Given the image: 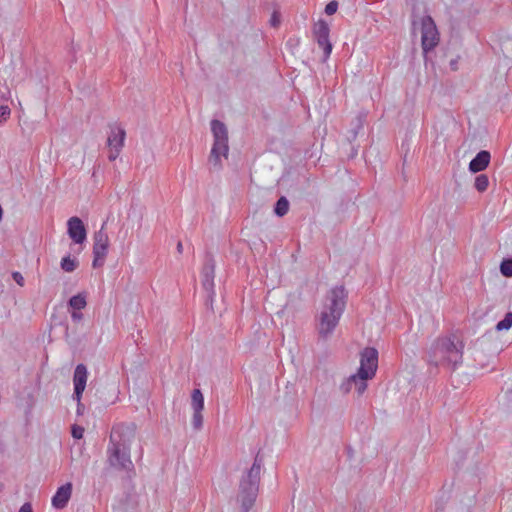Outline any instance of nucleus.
<instances>
[{
  "mask_svg": "<svg viewBox=\"0 0 512 512\" xmlns=\"http://www.w3.org/2000/svg\"><path fill=\"white\" fill-rule=\"evenodd\" d=\"M500 271L506 277L512 276V259H505L501 262Z\"/></svg>",
  "mask_w": 512,
  "mask_h": 512,
  "instance_id": "22",
  "label": "nucleus"
},
{
  "mask_svg": "<svg viewBox=\"0 0 512 512\" xmlns=\"http://www.w3.org/2000/svg\"><path fill=\"white\" fill-rule=\"evenodd\" d=\"M378 367V351L373 347H367L361 352L360 367L357 373L351 375L341 385L344 393H349L353 388L358 396H361L367 389V380L375 376Z\"/></svg>",
  "mask_w": 512,
  "mask_h": 512,
  "instance_id": "4",
  "label": "nucleus"
},
{
  "mask_svg": "<svg viewBox=\"0 0 512 512\" xmlns=\"http://www.w3.org/2000/svg\"><path fill=\"white\" fill-rule=\"evenodd\" d=\"M177 251H178L179 253H182V251H183V245H182V243H181V242H178V244H177Z\"/></svg>",
  "mask_w": 512,
  "mask_h": 512,
  "instance_id": "31",
  "label": "nucleus"
},
{
  "mask_svg": "<svg viewBox=\"0 0 512 512\" xmlns=\"http://www.w3.org/2000/svg\"><path fill=\"white\" fill-rule=\"evenodd\" d=\"M83 315L81 312H78V310H74L71 313V318L74 322H79L82 319Z\"/></svg>",
  "mask_w": 512,
  "mask_h": 512,
  "instance_id": "29",
  "label": "nucleus"
},
{
  "mask_svg": "<svg viewBox=\"0 0 512 512\" xmlns=\"http://www.w3.org/2000/svg\"><path fill=\"white\" fill-rule=\"evenodd\" d=\"M489 180L485 174L476 177L474 186L479 192H484L488 188Z\"/></svg>",
  "mask_w": 512,
  "mask_h": 512,
  "instance_id": "21",
  "label": "nucleus"
},
{
  "mask_svg": "<svg viewBox=\"0 0 512 512\" xmlns=\"http://www.w3.org/2000/svg\"><path fill=\"white\" fill-rule=\"evenodd\" d=\"M406 1H407V2H409V3H411V4H412V6L414 7V2H415V0H406Z\"/></svg>",
  "mask_w": 512,
  "mask_h": 512,
  "instance_id": "34",
  "label": "nucleus"
},
{
  "mask_svg": "<svg viewBox=\"0 0 512 512\" xmlns=\"http://www.w3.org/2000/svg\"><path fill=\"white\" fill-rule=\"evenodd\" d=\"M125 136L126 132L122 127L118 125L112 126L107 139L108 146L122 149L124 146Z\"/></svg>",
  "mask_w": 512,
  "mask_h": 512,
  "instance_id": "15",
  "label": "nucleus"
},
{
  "mask_svg": "<svg viewBox=\"0 0 512 512\" xmlns=\"http://www.w3.org/2000/svg\"><path fill=\"white\" fill-rule=\"evenodd\" d=\"M280 23V16L277 12H274L270 19V24L273 27H277Z\"/></svg>",
  "mask_w": 512,
  "mask_h": 512,
  "instance_id": "28",
  "label": "nucleus"
},
{
  "mask_svg": "<svg viewBox=\"0 0 512 512\" xmlns=\"http://www.w3.org/2000/svg\"><path fill=\"white\" fill-rule=\"evenodd\" d=\"M201 282L203 288L208 292V300L213 301L214 295V277H215V262L212 258H207L201 273Z\"/></svg>",
  "mask_w": 512,
  "mask_h": 512,
  "instance_id": "12",
  "label": "nucleus"
},
{
  "mask_svg": "<svg viewBox=\"0 0 512 512\" xmlns=\"http://www.w3.org/2000/svg\"><path fill=\"white\" fill-rule=\"evenodd\" d=\"M338 9V3L336 1L329 2L325 7V13L333 15Z\"/></svg>",
  "mask_w": 512,
  "mask_h": 512,
  "instance_id": "23",
  "label": "nucleus"
},
{
  "mask_svg": "<svg viewBox=\"0 0 512 512\" xmlns=\"http://www.w3.org/2000/svg\"><path fill=\"white\" fill-rule=\"evenodd\" d=\"M88 379V370L84 364H78L74 370L73 375V384H74V393L73 399L78 402V407L81 406V398L83 392L86 388V383Z\"/></svg>",
  "mask_w": 512,
  "mask_h": 512,
  "instance_id": "11",
  "label": "nucleus"
},
{
  "mask_svg": "<svg viewBox=\"0 0 512 512\" xmlns=\"http://www.w3.org/2000/svg\"><path fill=\"white\" fill-rule=\"evenodd\" d=\"M69 237L77 244H82L87 238V231L83 221L79 217H71L67 222Z\"/></svg>",
  "mask_w": 512,
  "mask_h": 512,
  "instance_id": "13",
  "label": "nucleus"
},
{
  "mask_svg": "<svg viewBox=\"0 0 512 512\" xmlns=\"http://www.w3.org/2000/svg\"><path fill=\"white\" fill-rule=\"evenodd\" d=\"M463 342L456 336L439 337L431 345L428 361L435 366L455 370L463 361Z\"/></svg>",
  "mask_w": 512,
  "mask_h": 512,
  "instance_id": "3",
  "label": "nucleus"
},
{
  "mask_svg": "<svg viewBox=\"0 0 512 512\" xmlns=\"http://www.w3.org/2000/svg\"><path fill=\"white\" fill-rule=\"evenodd\" d=\"M109 148H110V151H109L108 159L110 161H114L119 156L121 149H117L115 147H109Z\"/></svg>",
  "mask_w": 512,
  "mask_h": 512,
  "instance_id": "26",
  "label": "nucleus"
},
{
  "mask_svg": "<svg viewBox=\"0 0 512 512\" xmlns=\"http://www.w3.org/2000/svg\"><path fill=\"white\" fill-rule=\"evenodd\" d=\"M329 33L330 28L326 21L320 19L314 24L313 37L318 46L323 49V61H326L332 52V43L329 40Z\"/></svg>",
  "mask_w": 512,
  "mask_h": 512,
  "instance_id": "9",
  "label": "nucleus"
},
{
  "mask_svg": "<svg viewBox=\"0 0 512 512\" xmlns=\"http://www.w3.org/2000/svg\"><path fill=\"white\" fill-rule=\"evenodd\" d=\"M12 278L13 280L20 286H23L24 285V277L23 275L20 273V272H13L12 273Z\"/></svg>",
  "mask_w": 512,
  "mask_h": 512,
  "instance_id": "27",
  "label": "nucleus"
},
{
  "mask_svg": "<svg viewBox=\"0 0 512 512\" xmlns=\"http://www.w3.org/2000/svg\"><path fill=\"white\" fill-rule=\"evenodd\" d=\"M78 265H79L78 260L76 258H71L69 255L66 257H63L60 262L61 269L64 270L65 272H69V273L76 270Z\"/></svg>",
  "mask_w": 512,
  "mask_h": 512,
  "instance_id": "18",
  "label": "nucleus"
},
{
  "mask_svg": "<svg viewBox=\"0 0 512 512\" xmlns=\"http://www.w3.org/2000/svg\"><path fill=\"white\" fill-rule=\"evenodd\" d=\"M136 426L117 424L112 427L110 443L107 448V460L117 470H130L133 467L130 458V446L135 438Z\"/></svg>",
  "mask_w": 512,
  "mask_h": 512,
  "instance_id": "1",
  "label": "nucleus"
},
{
  "mask_svg": "<svg viewBox=\"0 0 512 512\" xmlns=\"http://www.w3.org/2000/svg\"><path fill=\"white\" fill-rule=\"evenodd\" d=\"M421 43L424 53L432 50L439 43V33L430 16H425L421 20Z\"/></svg>",
  "mask_w": 512,
  "mask_h": 512,
  "instance_id": "8",
  "label": "nucleus"
},
{
  "mask_svg": "<svg viewBox=\"0 0 512 512\" xmlns=\"http://www.w3.org/2000/svg\"><path fill=\"white\" fill-rule=\"evenodd\" d=\"M289 210V201L286 197L282 196L280 197L274 207V212L277 216L283 217L287 214Z\"/></svg>",
  "mask_w": 512,
  "mask_h": 512,
  "instance_id": "17",
  "label": "nucleus"
},
{
  "mask_svg": "<svg viewBox=\"0 0 512 512\" xmlns=\"http://www.w3.org/2000/svg\"><path fill=\"white\" fill-rule=\"evenodd\" d=\"M211 131L214 138V143L209 156V163L219 170L222 167L221 157L227 158L228 146V130L226 125L219 120L211 121Z\"/></svg>",
  "mask_w": 512,
  "mask_h": 512,
  "instance_id": "6",
  "label": "nucleus"
},
{
  "mask_svg": "<svg viewBox=\"0 0 512 512\" xmlns=\"http://www.w3.org/2000/svg\"><path fill=\"white\" fill-rule=\"evenodd\" d=\"M346 299L344 286H336L327 293L317 324L319 338L327 340L332 335L345 310Z\"/></svg>",
  "mask_w": 512,
  "mask_h": 512,
  "instance_id": "2",
  "label": "nucleus"
},
{
  "mask_svg": "<svg viewBox=\"0 0 512 512\" xmlns=\"http://www.w3.org/2000/svg\"><path fill=\"white\" fill-rule=\"evenodd\" d=\"M82 409H83V405H82V404H81V406H80V407H78V406H77V412H78V413H80V412L82 411Z\"/></svg>",
  "mask_w": 512,
  "mask_h": 512,
  "instance_id": "33",
  "label": "nucleus"
},
{
  "mask_svg": "<svg viewBox=\"0 0 512 512\" xmlns=\"http://www.w3.org/2000/svg\"><path fill=\"white\" fill-rule=\"evenodd\" d=\"M450 64H451L452 68H453V69H455V67H454V66H455V62H454V61H451V63H450Z\"/></svg>",
  "mask_w": 512,
  "mask_h": 512,
  "instance_id": "35",
  "label": "nucleus"
},
{
  "mask_svg": "<svg viewBox=\"0 0 512 512\" xmlns=\"http://www.w3.org/2000/svg\"><path fill=\"white\" fill-rule=\"evenodd\" d=\"M83 434H84V428L83 427L77 426V425H74L72 427V436L75 439H81L83 437Z\"/></svg>",
  "mask_w": 512,
  "mask_h": 512,
  "instance_id": "24",
  "label": "nucleus"
},
{
  "mask_svg": "<svg viewBox=\"0 0 512 512\" xmlns=\"http://www.w3.org/2000/svg\"><path fill=\"white\" fill-rule=\"evenodd\" d=\"M362 126V122H361V119L358 118L357 119V127L360 128Z\"/></svg>",
  "mask_w": 512,
  "mask_h": 512,
  "instance_id": "32",
  "label": "nucleus"
},
{
  "mask_svg": "<svg viewBox=\"0 0 512 512\" xmlns=\"http://www.w3.org/2000/svg\"><path fill=\"white\" fill-rule=\"evenodd\" d=\"M10 115V108L8 106H0V122L6 121Z\"/></svg>",
  "mask_w": 512,
  "mask_h": 512,
  "instance_id": "25",
  "label": "nucleus"
},
{
  "mask_svg": "<svg viewBox=\"0 0 512 512\" xmlns=\"http://www.w3.org/2000/svg\"><path fill=\"white\" fill-rule=\"evenodd\" d=\"M490 162V153L482 150L470 161L469 170L473 173L484 170Z\"/></svg>",
  "mask_w": 512,
  "mask_h": 512,
  "instance_id": "16",
  "label": "nucleus"
},
{
  "mask_svg": "<svg viewBox=\"0 0 512 512\" xmlns=\"http://www.w3.org/2000/svg\"><path fill=\"white\" fill-rule=\"evenodd\" d=\"M86 298L84 295L82 294H77L75 296H72L68 302V305L73 309V310H82L86 307Z\"/></svg>",
  "mask_w": 512,
  "mask_h": 512,
  "instance_id": "19",
  "label": "nucleus"
},
{
  "mask_svg": "<svg viewBox=\"0 0 512 512\" xmlns=\"http://www.w3.org/2000/svg\"><path fill=\"white\" fill-rule=\"evenodd\" d=\"M19 512H32V506L30 503H24L21 508L19 509Z\"/></svg>",
  "mask_w": 512,
  "mask_h": 512,
  "instance_id": "30",
  "label": "nucleus"
},
{
  "mask_svg": "<svg viewBox=\"0 0 512 512\" xmlns=\"http://www.w3.org/2000/svg\"><path fill=\"white\" fill-rule=\"evenodd\" d=\"M262 466L263 458L257 453L251 468L247 470L240 480L239 499L244 512H248L256 500Z\"/></svg>",
  "mask_w": 512,
  "mask_h": 512,
  "instance_id": "5",
  "label": "nucleus"
},
{
  "mask_svg": "<svg viewBox=\"0 0 512 512\" xmlns=\"http://www.w3.org/2000/svg\"><path fill=\"white\" fill-rule=\"evenodd\" d=\"M512 326V312H507L504 318L496 325L497 331L508 330Z\"/></svg>",
  "mask_w": 512,
  "mask_h": 512,
  "instance_id": "20",
  "label": "nucleus"
},
{
  "mask_svg": "<svg viewBox=\"0 0 512 512\" xmlns=\"http://www.w3.org/2000/svg\"><path fill=\"white\" fill-rule=\"evenodd\" d=\"M106 222H104L101 228L94 234L93 240V262L94 268L101 267L106 259L109 247V237L105 231Z\"/></svg>",
  "mask_w": 512,
  "mask_h": 512,
  "instance_id": "7",
  "label": "nucleus"
},
{
  "mask_svg": "<svg viewBox=\"0 0 512 512\" xmlns=\"http://www.w3.org/2000/svg\"><path fill=\"white\" fill-rule=\"evenodd\" d=\"M72 493V484L66 483L59 487L52 497V505L56 509H63L66 507Z\"/></svg>",
  "mask_w": 512,
  "mask_h": 512,
  "instance_id": "14",
  "label": "nucleus"
},
{
  "mask_svg": "<svg viewBox=\"0 0 512 512\" xmlns=\"http://www.w3.org/2000/svg\"><path fill=\"white\" fill-rule=\"evenodd\" d=\"M191 408L193 410L192 426L195 430H200L203 426L204 396L199 389H194L191 394Z\"/></svg>",
  "mask_w": 512,
  "mask_h": 512,
  "instance_id": "10",
  "label": "nucleus"
}]
</instances>
